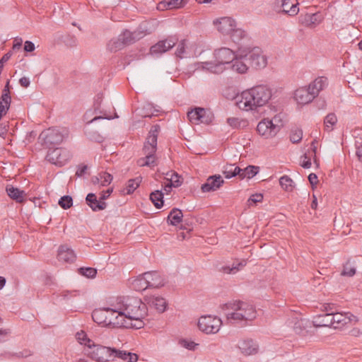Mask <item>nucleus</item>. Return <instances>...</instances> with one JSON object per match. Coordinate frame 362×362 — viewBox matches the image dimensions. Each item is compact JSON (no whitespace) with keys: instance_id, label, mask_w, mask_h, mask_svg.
Listing matches in <instances>:
<instances>
[{"instance_id":"nucleus-1","label":"nucleus","mask_w":362,"mask_h":362,"mask_svg":"<svg viewBox=\"0 0 362 362\" xmlns=\"http://www.w3.org/2000/svg\"><path fill=\"white\" fill-rule=\"evenodd\" d=\"M272 90L266 86H257L244 90L241 93V99L236 102L240 110L245 111L256 110L264 106L272 98Z\"/></svg>"},{"instance_id":"nucleus-2","label":"nucleus","mask_w":362,"mask_h":362,"mask_svg":"<svg viewBox=\"0 0 362 362\" xmlns=\"http://www.w3.org/2000/svg\"><path fill=\"white\" fill-rule=\"evenodd\" d=\"M221 308L230 323L252 320L256 316L253 306L241 300L229 301L221 305Z\"/></svg>"},{"instance_id":"nucleus-3","label":"nucleus","mask_w":362,"mask_h":362,"mask_svg":"<svg viewBox=\"0 0 362 362\" xmlns=\"http://www.w3.org/2000/svg\"><path fill=\"white\" fill-rule=\"evenodd\" d=\"M147 33L146 25L141 24L134 32L126 30L117 38L112 39L107 44V48L111 52H116L126 45H131L143 38Z\"/></svg>"},{"instance_id":"nucleus-4","label":"nucleus","mask_w":362,"mask_h":362,"mask_svg":"<svg viewBox=\"0 0 362 362\" xmlns=\"http://www.w3.org/2000/svg\"><path fill=\"white\" fill-rule=\"evenodd\" d=\"M160 130V127L159 124H156L151 126L144 146L146 156L140 158L137 160V164L139 166L151 167L156 164L155 154L157 150V141Z\"/></svg>"},{"instance_id":"nucleus-5","label":"nucleus","mask_w":362,"mask_h":362,"mask_svg":"<svg viewBox=\"0 0 362 362\" xmlns=\"http://www.w3.org/2000/svg\"><path fill=\"white\" fill-rule=\"evenodd\" d=\"M121 310H124L127 315V317H136L147 316L148 308L146 303L142 300L134 296H124L118 303Z\"/></svg>"},{"instance_id":"nucleus-6","label":"nucleus","mask_w":362,"mask_h":362,"mask_svg":"<svg viewBox=\"0 0 362 362\" xmlns=\"http://www.w3.org/2000/svg\"><path fill=\"white\" fill-rule=\"evenodd\" d=\"M68 134V130L66 128L50 127L42 131L38 139L42 141V145L50 148L52 146L59 145Z\"/></svg>"},{"instance_id":"nucleus-7","label":"nucleus","mask_w":362,"mask_h":362,"mask_svg":"<svg viewBox=\"0 0 362 362\" xmlns=\"http://www.w3.org/2000/svg\"><path fill=\"white\" fill-rule=\"evenodd\" d=\"M239 55L245 57V61L253 68L257 69L264 68L267 64V57L261 54V50L258 47L239 45Z\"/></svg>"},{"instance_id":"nucleus-8","label":"nucleus","mask_w":362,"mask_h":362,"mask_svg":"<svg viewBox=\"0 0 362 362\" xmlns=\"http://www.w3.org/2000/svg\"><path fill=\"white\" fill-rule=\"evenodd\" d=\"M88 349L85 354L96 362L109 361L110 346L95 344L94 341L88 345Z\"/></svg>"},{"instance_id":"nucleus-9","label":"nucleus","mask_w":362,"mask_h":362,"mask_svg":"<svg viewBox=\"0 0 362 362\" xmlns=\"http://www.w3.org/2000/svg\"><path fill=\"white\" fill-rule=\"evenodd\" d=\"M274 120L277 121V117L275 116L272 119H264L260 121L257 126V132L259 134L265 138H272L280 131L282 124H274Z\"/></svg>"},{"instance_id":"nucleus-10","label":"nucleus","mask_w":362,"mask_h":362,"mask_svg":"<svg viewBox=\"0 0 362 362\" xmlns=\"http://www.w3.org/2000/svg\"><path fill=\"white\" fill-rule=\"evenodd\" d=\"M221 325L222 321L219 317L206 315L199 318L197 325L199 330L206 334H215L218 332Z\"/></svg>"},{"instance_id":"nucleus-11","label":"nucleus","mask_w":362,"mask_h":362,"mask_svg":"<svg viewBox=\"0 0 362 362\" xmlns=\"http://www.w3.org/2000/svg\"><path fill=\"white\" fill-rule=\"evenodd\" d=\"M177 40L178 39L174 36L160 40L151 47L150 53L158 57L172 49L177 44Z\"/></svg>"},{"instance_id":"nucleus-12","label":"nucleus","mask_w":362,"mask_h":362,"mask_svg":"<svg viewBox=\"0 0 362 362\" xmlns=\"http://www.w3.org/2000/svg\"><path fill=\"white\" fill-rule=\"evenodd\" d=\"M237 51L234 52L228 47H221L214 50V55L216 62H220L224 65H230L235 59Z\"/></svg>"},{"instance_id":"nucleus-13","label":"nucleus","mask_w":362,"mask_h":362,"mask_svg":"<svg viewBox=\"0 0 362 362\" xmlns=\"http://www.w3.org/2000/svg\"><path fill=\"white\" fill-rule=\"evenodd\" d=\"M224 184V180L220 175L216 174L209 176L206 182L201 186L202 192H215Z\"/></svg>"},{"instance_id":"nucleus-14","label":"nucleus","mask_w":362,"mask_h":362,"mask_svg":"<svg viewBox=\"0 0 362 362\" xmlns=\"http://www.w3.org/2000/svg\"><path fill=\"white\" fill-rule=\"evenodd\" d=\"M145 279L149 288H160L166 284V279L157 271H151L144 273Z\"/></svg>"},{"instance_id":"nucleus-15","label":"nucleus","mask_w":362,"mask_h":362,"mask_svg":"<svg viewBox=\"0 0 362 362\" xmlns=\"http://www.w3.org/2000/svg\"><path fill=\"white\" fill-rule=\"evenodd\" d=\"M85 202L93 212L103 211L107 206L105 202H103L100 197H98L93 192H90L86 195Z\"/></svg>"},{"instance_id":"nucleus-16","label":"nucleus","mask_w":362,"mask_h":362,"mask_svg":"<svg viewBox=\"0 0 362 362\" xmlns=\"http://www.w3.org/2000/svg\"><path fill=\"white\" fill-rule=\"evenodd\" d=\"M217 30L223 35H229L236 27L235 21L230 17H223L214 21Z\"/></svg>"},{"instance_id":"nucleus-17","label":"nucleus","mask_w":362,"mask_h":362,"mask_svg":"<svg viewBox=\"0 0 362 362\" xmlns=\"http://www.w3.org/2000/svg\"><path fill=\"white\" fill-rule=\"evenodd\" d=\"M332 320L333 322V327L334 329H338L341 325H346L349 322L354 320L357 322L358 318L350 313H347L346 315H344L337 310V313H334L333 315H332Z\"/></svg>"},{"instance_id":"nucleus-18","label":"nucleus","mask_w":362,"mask_h":362,"mask_svg":"<svg viewBox=\"0 0 362 362\" xmlns=\"http://www.w3.org/2000/svg\"><path fill=\"white\" fill-rule=\"evenodd\" d=\"M145 300L149 306L154 308L160 313H164L168 307L166 300L161 296H147Z\"/></svg>"},{"instance_id":"nucleus-19","label":"nucleus","mask_w":362,"mask_h":362,"mask_svg":"<svg viewBox=\"0 0 362 362\" xmlns=\"http://www.w3.org/2000/svg\"><path fill=\"white\" fill-rule=\"evenodd\" d=\"M317 97L309 88L298 89L295 91L294 98L300 104H308Z\"/></svg>"},{"instance_id":"nucleus-20","label":"nucleus","mask_w":362,"mask_h":362,"mask_svg":"<svg viewBox=\"0 0 362 362\" xmlns=\"http://www.w3.org/2000/svg\"><path fill=\"white\" fill-rule=\"evenodd\" d=\"M57 258L60 262L72 263L75 261L76 256L74 251L67 245H61L58 249Z\"/></svg>"},{"instance_id":"nucleus-21","label":"nucleus","mask_w":362,"mask_h":362,"mask_svg":"<svg viewBox=\"0 0 362 362\" xmlns=\"http://www.w3.org/2000/svg\"><path fill=\"white\" fill-rule=\"evenodd\" d=\"M239 54L240 52L238 47L235 55V59H234V61L230 64V68L233 71L242 74L247 72L248 69V65L246 64L247 62L245 61V57H241Z\"/></svg>"},{"instance_id":"nucleus-22","label":"nucleus","mask_w":362,"mask_h":362,"mask_svg":"<svg viewBox=\"0 0 362 362\" xmlns=\"http://www.w3.org/2000/svg\"><path fill=\"white\" fill-rule=\"evenodd\" d=\"M322 21L321 15L319 13H306L299 16V22L307 27H315Z\"/></svg>"},{"instance_id":"nucleus-23","label":"nucleus","mask_w":362,"mask_h":362,"mask_svg":"<svg viewBox=\"0 0 362 362\" xmlns=\"http://www.w3.org/2000/svg\"><path fill=\"white\" fill-rule=\"evenodd\" d=\"M53 147L52 146L49 148L46 155V160L52 164L62 165L64 163V159L62 158V153L64 151L62 148H53Z\"/></svg>"},{"instance_id":"nucleus-24","label":"nucleus","mask_w":362,"mask_h":362,"mask_svg":"<svg viewBox=\"0 0 362 362\" xmlns=\"http://www.w3.org/2000/svg\"><path fill=\"white\" fill-rule=\"evenodd\" d=\"M298 5V3L297 0H281V10L279 12H282L290 16H293L299 11Z\"/></svg>"},{"instance_id":"nucleus-25","label":"nucleus","mask_w":362,"mask_h":362,"mask_svg":"<svg viewBox=\"0 0 362 362\" xmlns=\"http://www.w3.org/2000/svg\"><path fill=\"white\" fill-rule=\"evenodd\" d=\"M312 325L313 321L304 318L298 319L294 322L293 330L297 334L305 335Z\"/></svg>"},{"instance_id":"nucleus-26","label":"nucleus","mask_w":362,"mask_h":362,"mask_svg":"<svg viewBox=\"0 0 362 362\" xmlns=\"http://www.w3.org/2000/svg\"><path fill=\"white\" fill-rule=\"evenodd\" d=\"M129 319L120 306L117 308V314L114 317V322H112V327L127 328Z\"/></svg>"},{"instance_id":"nucleus-27","label":"nucleus","mask_w":362,"mask_h":362,"mask_svg":"<svg viewBox=\"0 0 362 362\" xmlns=\"http://www.w3.org/2000/svg\"><path fill=\"white\" fill-rule=\"evenodd\" d=\"M6 192L7 195L16 202L22 203L24 202V196L25 195V193L23 190H21L11 185H8L6 187Z\"/></svg>"},{"instance_id":"nucleus-28","label":"nucleus","mask_w":362,"mask_h":362,"mask_svg":"<svg viewBox=\"0 0 362 362\" xmlns=\"http://www.w3.org/2000/svg\"><path fill=\"white\" fill-rule=\"evenodd\" d=\"M189 0H163L158 4L159 10L180 8L185 6Z\"/></svg>"},{"instance_id":"nucleus-29","label":"nucleus","mask_w":362,"mask_h":362,"mask_svg":"<svg viewBox=\"0 0 362 362\" xmlns=\"http://www.w3.org/2000/svg\"><path fill=\"white\" fill-rule=\"evenodd\" d=\"M183 214L178 208H173L169 212L167 217V223L170 226H177L182 223Z\"/></svg>"},{"instance_id":"nucleus-30","label":"nucleus","mask_w":362,"mask_h":362,"mask_svg":"<svg viewBox=\"0 0 362 362\" xmlns=\"http://www.w3.org/2000/svg\"><path fill=\"white\" fill-rule=\"evenodd\" d=\"M313 325L315 327H333L332 315L322 313L314 317Z\"/></svg>"},{"instance_id":"nucleus-31","label":"nucleus","mask_w":362,"mask_h":362,"mask_svg":"<svg viewBox=\"0 0 362 362\" xmlns=\"http://www.w3.org/2000/svg\"><path fill=\"white\" fill-rule=\"evenodd\" d=\"M202 69H206L213 74H221L226 69V66L220 62H202Z\"/></svg>"},{"instance_id":"nucleus-32","label":"nucleus","mask_w":362,"mask_h":362,"mask_svg":"<svg viewBox=\"0 0 362 362\" xmlns=\"http://www.w3.org/2000/svg\"><path fill=\"white\" fill-rule=\"evenodd\" d=\"M238 347L245 355H251L257 351V346L252 339L243 340L239 342Z\"/></svg>"},{"instance_id":"nucleus-33","label":"nucleus","mask_w":362,"mask_h":362,"mask_svg":"<svg viewBox=\"0 0 362 362\" xmlns=\"http://www.w3.org/2000/svg\"><path fill=\"white\" fill-rule=\"evenodd\" d=\"M327 83V78L325 76H320L317 78L314 81H313L309 85L308 88L316 96H317L319 92L323 90Z\"/></svg>"},{"instance_id":"nucleus-34","label":"nucleus","mask_w":362,"mask_h":362,"mask_svg":"<svg viewBox=\"0 0 362 362\" xmlns=\"http://www.w3.org/2000/svg\"><path fill=\"white\" fill-rule=\"evenodd\" d=\"M242 171V168L239 166H235L234 164H227L223 166L222 173L226 179H230L236 176L240 178Z\"/></svg>"},{"instance_id":"nucleus-35","label":"nucleus","mask_w":362,"mask_h":362,"mask_svg":"<svg viewBox=\"0 0 362 362\" xmlns=\"http://www.w3.org/2000/svg\"><path fill=\"white\" fill-rule=\"evenodd\" d=\"M92 318L95 322L99 325H103L104 326L106 327V307L95 309L92 313Z\"/></svg>"},{"instance_id":"nucleus-36","label":"nucleus","mask_w":362,"mask_h":362,"mask_svg":"<svg viewBox=\"0 0 362 362\" xmlns=\"http://www.w3.org/2000/svg\"><path fill=\"white\" fill-rule=\"evenodd\" d=\"M164 194L162 190H155L150 194V200L156 209H161L164 204Z\"/></svg>"},{"instance_id":"nucleus-37","label":"nucleus","mask_w":362,"mask_h":362,"mask_svg":"<svg viewBox=\"0 0 362 362\" xmlns=\"http://www.w3.org/2000/svg\"><path fill=\"white\" fill-rule=\"evenodd\" d=\"M242 173H240V179L243 180L245 178L251 179L254 177L259 171V167L257 165H247L245 168H242Z\"/></svg>"},{"instance_id":"nucleus-38","label":"nucleus","mask_w":362,"mask_h":362,"mask_svg":"<svg viewBox=\"0 0 362 362\" xmlns=\"http://www.w3.org/2000/svg\"><path fill=\"white\" fill-rule=\"evenodd\" d=\"M247 264L245 259H242L237 264L233 263L232 266H223L221 271L226 274H235Z\"/></svg>"},{"instance_id":"nucleus-39","label":"nucleus","mask_w":362,"mask_h":362,"mask_svg":"<svg viewBox=\"0 0 362 362\" xmlns=\"http://www.w3.org/2000/svg\"><path fill=\"white\" fill-rule=\"evenodd\" d=\"M232 41L239 45L240 42L242 40H245L247 39V34L245 30L234 28V30H231L229 33Z\"/></svg>"},{"instance_id":"nucleus-40","label":"nucleus","mask_w":362,"mask_h":362,"mask_svg":"<svg viewBox=\"0 0 362 362\" xmlns=\"http://www.w3.org/2000/svg\"><path fill=\"white\" fill-rule=\"evenodd\" d=\"M132 286L134 289L138 291H145L149 288V285L146 281L145 276L144 274L139 275L136 279L133 281Z\"/></svg>"},{"instance_id":"nucleus-41","label":"nucleus","mask_w":362,"mask_h":362,"mask_svg":"<svg viewBox=\"0 0 362 362\" xmlns=\"http://www.w3.org/2000/svg\"><path fill=\"white\" fill-rule=\"evenodd\" d=\"M77 271L78 274L88 279H94L98 273L97 269L90 267H81Z\"/></svg>"},{"instance_id":"nucleus-42","label":"nucleus","mask_w":362,"mask_h":362,"mask_svg":"<svg viewBox=\"0 0 362 362\" xmlns=\"http://www.w3.org/2000/svg\"><path fill=\"white\" fill-rule=\"evenodd\" d=\"M202 112H205V108L195 107L191 111L188 112L187 116L192 122H197L201 119Z\"/></svg>"},{"instance_id":"nucleus-43","label":"nucleus","mask_w":362,"mask_h":362,"mask_svg":"<svg viewBox=\"0 0 362 362\" xmlns=\"http://www.w3.org/2000/svg\"><path fill=\"white\" fill-rule=\"evenodd\" d=\"M146 316H141V317H136V316H135V317H130L129 318V323L127 324V329H141L142 327H144V319L146 318Z\"/></svg>"},{"instance_id":"nucleus-44","label":"nucleus","mask_w":362,"mask_h":362,"mask_svg":"<svg viewBox=\"0 0 362 362\" xmlns=\"http://www.w3.org/2000/svg\"><path fill=\"white\" fill-rule=\"evenodd\" d=\"M166 175H170V183L167 185V187L170 189H172V187H180L182 182L180 179L179 175L175 171H168L165 173Z\"/></svg>"},{"instance_id":"nucleus-45","label":"nucleus","mask_w":362,"mask_h":362,"mask_svg":"<svg viewBox=\"0 0 362 362\" xmlns=\"http://www.w3.org/2000/svg\"><path fill=\"white\" fill-rule=\"evenodd\" d=\"M141 180V177H137L136 178L129 180L126 186L127 194H132L135 191V189L139 186Z\"/></svg>"},{"instance_id":"nucleus-46","label":"nucleus","mask_w":362,"mask_h":362,"mask_svg":"<svg viewBox=\"0 0 362 362\" xmlns=\"http://www.w3.org/2000/svg\"><path fill=\"white\" fill-rule=\"evenodd\" d=\"M279 184L281 187L286 191H292L293 186V181L288 175H283L279 179Z\"/></svg>"},{"instance_id":"nucleus-47","label":"nucleus","mask_w":362,"mask_h":362,"mask_svg":"<svg viewBox=\"0 0 362 362\" xmlns=\"http://www.w3.org/2000/svg\"><path fill=\"white\" fill-rule=\"evenodd\" d=\"M337 122V116L334 113H329L328 114L325 119H324V123H325V130L329 132L331 131L332 129V127L335 125Z\"/></svg>"},{"instance_id":"nucleus-48","label":"nucleus","mask_w":362,"mask_h":362,"mask_svg":"<svg viewBox=\"0 0 362 362\" xmlns=\"http://www.w3.org/2000/svg\"><path fill=\"white\" fill-rule=\"evenodd\" d=\"M102 93H99L97 95V98L95 100L94 104H93V112L91 111H87L85 114V117H87L89 116V115L91 114H102L103 112L100 110L101 106V102H102Z\"/></svg>"},{"instance_id":"nucleus-49","label":"nucleus","mask_w":362,"mask_h":362,"mask_svg":"<svg viewBox=\"0 0 362 362\" xmlns=\"http://www.w3.org/2000/svg\"><path fill=\"white\" fill-rule=\"evenodd\" d=\"M320 309L322 313L330 315L339 310L338 306L332 303H325L321 304Z\"/></svg>"},{"instance_id":"nucleus-50","label":"nucleus","mask_w":362,"mask_h":362,"mask_svg":"<svg viewBox=\"0 0 362 362\" xmlns=\"http://www.w3.org/2000/svg\"><path fill=\"white\" fill-rule=\"evenodd\" d=\"M109 358L114 356L127 361L128 358V351L117 349L115 347H110Z\"/></svg>"},{"instance_id":"nucleus-51","label":"nucleus","mask_w":362,"mask_h":362,"mask_svg":"<svg viewBox=\"0 0 362 362\" xmlns=\"http://www.w3.org/2000/svg\"><path fill=\"white\" fill-rule=\"evenodd\" d=\"M76 338L81 344H83L87 348H88V345H90L93 342L83 330L76 332Z\"/></svg>"},{"instance_id":"nucleus-52","label":"nucleus","mask_w":362,"mask_h":362,"mask_svg":"<svg viewBox=\"0 0 362 362\" xmlns=\"http://www.w3.org/2000/svg\"><path fill=\"white\" fill-rule=\"evenodd\" d=\"M85 134L86 137L92 141L102 143L104 141V137L98 132L93 130H86Z\"/></svg>"},{"instance_id":"nucleus-53","label":"nucleus","mask_w":362,"mask_h":362,"mask_svg":"<svg viewBox=\"0 0 362 362\" xmlns=\"http://www.w3.org/2000/svg\"><path fill=\"white\" fill-rule=\"evenodd\" d=\"M58 204L63 209H69L73 205V199L70 195H64L59 199Z\"/></svg>"},{"instance_id":"nucleus-54","label":"nucleus","mask_w":362,"mask_h":362,"mask_svg":"<svg viewBox=\"0 0 362 362\" xmlns=\"http://www.w3.org/2000/svg\"><path fill=\"white\" fill-rule=\"evenodd\" d=\"M303 138V131L300 129H292L290 134V141L293 144L299 143Z\"/></svg>"},{"instance_id":"nucleus-55","label":"nucleus","mask_w":362,"mask_h":362,"mask_svg":"<svg viewBox=\"0 0 362 362\" xmlns=\"http://www.w3.org/2000/svg\"><path fill=\"white\" fill-rule=\"evenodd\" d=\"M214 119V114L209 110L205 109V112H202L199 122L205 124H209Z\"/></svg>"},{"instance_id":"nucleus-56","label":"nucleus","mask_w":362,"mask_h":362,"mask_svg":"<svg viewBox=\"0 0 362 362\" xmlns=\"http://www.w3.org/2000/svg\"><path fill=\"white\" fill-rule=\"evenodd\" d=\"M356 272V269L354 267L351 266V264L347 262L343 267V270L341 272V276H353L355 275Z\"/></svg>"},{"instance_id":"nucleus-57","label":"nucleus","mask_w":362,"mask_h":362,"mask_svg":"<svg viewBox=\"0 0 362 362\" xmlns=\"http://www.w3.org/2000/svg\"><path fill=\"white\" fill-rule=\"evenodd\" d=\"M117 314V308L106 307L107 324L106 327H112V322H114V317Z\"/></svg>"},{"instance_id":"nucleus-58","label":"nucleus","mask_w":362,"mask_h":362,"mask_svg":"<svg viewBox=\"0 0 362 362\" xmlns=\"http://www.w3.org/2000/svg\"><path fill=\"white\" fill-rule=\"evenodd\" d=\"M179 344L182 346V347L190 350L194 351L196 349V346H197L199 344L192 341L187 340L186 339H181L179 340Z\"/></svg>"},{"instance_id":"nucleus-59","label":"nucleus","mask_w":362,"mask_h":362,"mask_svg":"<svg viewBox=\"0 0 362 362\" xmlns=\"http://www.w3.org/2000/svg\"><path fill=\"white\" fill-rule=\"evenodd\" d=\"M99 175L101 180V185L103 187L109 185L113 179L112 175L107 172H101Z\"/></svg>"},{"instance_id":"nucleus-60","label":"nucleus","mask_w":362,"mask_h":362,"mask_svg":"<svg viewBox=\"0 0 362 362\" xmlns=\"http://www.w3.org/2000/svg\"><path fill=\"white\" fill-rule=\"evenodd\" d=\"M303 160L300 163V165L302 168L305 169H308L311 167V158L307 155V153H304L301 157Z\"/></svg>"},{"instance_id":"nucleus-61","label":"nucleus","mask_w":362,"mask_h":362,"mask_svg":"<svg viewBox=\"0 0 362 362\" xmlns=\"http://www.w3.org/2000/svg\"><path fill=\"white\" fill-rule=\"evenodd\" d=\"M263 199V195L261 193H256L250 196L248 199V202L250 204L261 202Z\"/></svg>"},{"instance_id":"nucleus-62","label":"nucleus","mask_w":362,"mask_h":362,"mask_svg":"<svg viewBox=\"0 0 362 362\" xmlns=\"http://www.w3.org/2000/svg\"><path fill=\"white\" fill-rule=\"evenodd\" d=\"M185 41L182 40L181 41L179 44H178V46L177 47V49H176V52H175V54L177 57H180V58H182V54L185 53Z\"/></svg>"},{"instance_id":"nucleus-63","label":"nucleus","mask_w":362,"mask_h":362,"mask_svg":"<svg viewBox=\"0 0 362 362\" xmlns=\"http://www.w3.org/2000/svg\"><path fill=\"white\" fill-rule=\"evenodd\" d=\"M308 178L309 182L312 187V189H314L318 182L317 175L314 173H311L308 175Z\"/></svg>"},{"instance_id":"nucleus-64","label":"nucleus","mask_w":362,"mask_h":362,"mask_svg":"<svg viewBox=\"0 0 362 362\" xmlns=\"http://www.w3.org/2000/svg\"><path fill=\"white\" fill-rule=\"evenodd\" d=\"M355 146H356V154L357 157L358 158V160L361 162H362V141L361 142H359L358 141H356Z\"/></svg>"}]
</instances>
